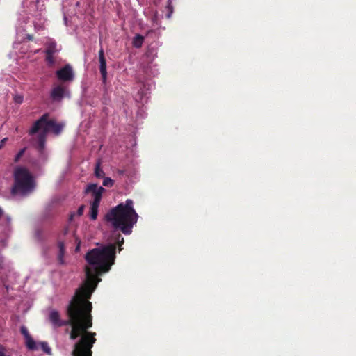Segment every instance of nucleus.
<instances>
[{"label":"nucleus","instance_id":"22","mask_svg":"<svg viewBox=\"0 0 356 356\" xmlns=\"http://www.w3.org/2000/svg\"><path fill=\"white\" fill-rule=\"evenodd\" d=\"M95 334H96L95 332H90V349L92 348L93 344L96 341V339L95 337ZM90 356H92V351L91 350H90Z\"/></svg>","mask_w":356,"mask_h":356},{"label":"nucleus","instance_id":"37","mask_svg":"<svg viewBox=\"0 0 356 356\" xmlns=\"http://www.w3.org/2000/svg\"><path fill=\"white\" fill-rule=\"evenodd\" d=\"M67 229H65V233H64V234H67Z\"/></svg>","mask_w":356,"mask_h":356},{"label":"nucleus","instance_id":"26","mask_svg":"<svg viewBox=\"0 0 356 356\" xmlns=\"http://www.w3.org/2000/svg\"><path fill=\"white\" fill-rule=\"evenodd\" d=\"M124 238L121 237V236L119 235L118 237V243L119 244V246H120L119 250H122L120 246H121L122 244L124 243Z\"/></svg>","mask_w":356,"mask_h":356},{"label":"nucleus","instance_id":"9","mask_svg":"<svg viewBox=\"0 0 356 356\" xmlns=\"http://www.w3.org/2000/svg\"><path fill=\"white\" fill-rule=\"evenodd\" d=\"M56 75L58 79L63 82L72 81L74 78L73 70L69 64L57 70Z\"/></svg>","mask_w":356,"mask_h":356},{"label":"nucleus","instance_id":"31","mask_svg":"<svg viewBox=\"0 0 356 356\" xmlns=\"http://www.w3.org/2000/svg\"><path fill=\"white\" fill-rule=\"evenodd\" d=\"M75 215L76 214L74 213H71L70 216V218H69V220L72 221L73 220L74 217L75 216Z\"/></svg>","mask_w":356,"mask_h":356},{"label":"nucleus","instance_id":"35","mask_svg":"<svg viewBox=\"0 0 356 356\" xmlns=\"http://www.w3.org/2000/svg\"><path fill=\"white\" fill-rule=\"evenodd\" d=\"M79 5H80V2H79V1H77V2H76V6H79Z\"/></svg>","mask_w":356,"mask_h":356},{"label":"nucleus","instance_id":"2","mask_svg":"<svg viewBox=\"0 0 356 356\" xmlns=\"http://www.w3.org/2000/svg\"><path fill=\"white\" fill-rule=\"evenodd\" d=\"M115 258V243L102 245L90 250V296L102 281L101 277L108 273L114 265Z\"/></svg>","mask_w":356,"mask_h":356},{"label":"nucleus","instance_id":"30","mask_svg":"<svg viewBox=\"0 0 356 356\" xmlns=\"http://www.w3.org/2000/svg\"><path fill=\"white\" fill-rule=\"evenodd\" d=\"M84 191H85V193H89V184H87L85 186Z\"/></svg>","mask_w":356,"mask_h":356},{"label":"nucleus","instance_id":"11","mask_svg":"<svg viewBox=\"0 0 356 356\" xmlns=\"http://www.w3.org/2000/svg\"><path fill=\"white\" fill-rule=\"evenodd\" d=\"M145 38L140 34H136L132 39V45L135 48H140L144 42Z\"/></svg>","mask_w":356,"mask_h":356},{"label":"nucleus","instance_id":"23","mask_svg":"<svg viewBox=\"0 0 356 356\" xmlns=\"http://www.w3.org/2000/svg\"><path fill=\"white\" fill-rule=\"evenodd\" d=\"M74 243L76 244L75 252H79L80 250L81 241L75 236H73Z\"/></svg>","mask_w":356,"mask_h":356},{"label":"nucleus","instance_id":"8","mask_svg":"<svg viewBox=\"0 0 356 356\" xmlns=\"http://www.w3.org/2000/svg\"><path fill=\"white\" fill-rule=\"evenodd\" d=\"M50 97L54 102H60L64 97H70L69 89L63 85H58L51 90Z\"/></svg>","mask_w":356,"mask_h":356},{"label":"nucleus","instance_id":"36","mask_svg":"<svg viewBox=\"0 0 356 356\" xmlns=\"http://www.w3.org/2000/svg\"><path fill=\"white\" fill-rule=\"evenodd\" d=\"M90 312H91V311H92V303H91V302H90Z\"/></svg>","mask_w":356,"mask_h":356},{"label":"nucleus","instance_id":"27","mask_svg":"<svg viewBox=\"0 0 356 356\" xmlns=\"http://www.w3.org/2000/svg\"><path fill=\"white\" fill-rule=\"evenodd\" d=\"M84 205H81L77 210L76 215L81 216L83 213Z\"/></svg>","mask_w":356,"mask_h":356},{"label":"nucleus","instance_id":"1","mask_svg":"<svg viewBox=\"0 0 356 356\" xmlns=\"http://www.w3.org/2000/svg\"><path fill=\"white\" fill-rule=\"evenodd\" d=\"M87 281L85 287L76 290L67 307L68 320H61L58 312L51 310L49 319L54 327L70 325V338L75 339L80 337L74 345L73 356H89V273L87 270Z\"/></svg>","mask_w":356,"mask_h":356},{"label":"nucleus","instance_id":"19","mask_svg":"<svg viewBox=\"0 0 356 356\" xmlns=\"http://www.w3.org/2000/svg\"><path fill=\"white\" fill-rule=\"evenodd\" d=\"M20 331H21L22 334L24 337L25 340L26 339H28L29 337H31L29 334V331H28L27 328L25 326H22L21 328H20Z\"/></svg>","mask_w":356,"mask_h":356},{"label":"nucleus","instance_id":"4","mask_svg":"<svg viewBox=\"0 0 356 356\" xmlns=\"http://www.w3.org/2000/svg\"><path fill=\"white\" fill-rule=\"evenodd\" d=\"M65 126L64 122H58L51 118L49 113H44L37 120L29 130V135L38 134L37 137V149L42 153L45 148L47 136L49 134L58 136L61 134Z\"/></svg>","mask_w":356,"mask_h":356},{"label":"nucleus","instance_id":"12","mask_svg":"<svg viewBox=\"0 0 356 356\" xmlns=\"http://www.w3.org/2000/svg\"><path fill=\"white\" fill-rule=\"evenodd\" d=\"M101 163L102 161L101 159H98L97 161L95 166V170H94V175L97 178H104L105 173L103 171V170L101 168Z\"/></svg>","mask_w":356,"mask_h":356},{"label":"nucleus","instance_id":"25","mask_svg":"<svg viewBox=\"0 0 356 356\" xmlns=\"http://www.w3.org/2000/svg\"><path fill=\"white\" fill-rule=\"evenodd\" d=\"M0 356H11L10 355H8L6 353V349L5 346L0 344Z\"/></svg>","mask_w":356,"mask_h":356},{"label":"nucleus","instance_id":"15","mask_svg":"<svg viewBox=\"0 0 356 356\" xmlns=\"http://www.w3.org/2000/svg\"><path fill=\"white\" fill-rule=\"evenodd\" d=\"M26 347L31 350H35L38 349V347L35 343V341L33 340V339L30 337L28 339H26Z\"/></svg>","mask_w":356,"mask_h":356},{"label":"nucleus","instance_id":"29","mask_svg":"<svg viewBox=\"0 0 356 356\" xmlns=\"http://www.w3.org/2000/svg\"><path fill=\"white\" fill-rule=\"evenodd\" d=\"M25 39L27 40H32L33 39V36L31 34H26L24 40Z\"/></svg>","mask_w":356,"mask_h":356},{"label":"nucleus","instance_id":"28","mask_svg":"<svg viewBox=\"0 0 356 356\" xmlns=\"http://www.w3.org/2000/svg\"><path fill=\"white\" fill-rule=\"evenodd\" d=\"M34 28L35 30H40V29H43L44 26H43L42 24H34Z\"/></svg>","mask_w":356,"mask_h":356},{"label":"nucleus","instance_id":"13","mask_svg":"<svg viewBox=\"0 0 356 356\" xmlns=\"http://www.w3.org/2000/svg\"><path fill=\"white\" fill-rule=\"evenodd\" d=\"M58 248H59V253H58V261L60 264H64V254H65V244L63 241H59L58 243Z\"/></svg>","mask_w":356,"mask_h":356},{"label":"nucleus","instance_id":"3","mask_svg":"<svg viewBox=\"0 0 356 356\" xmlns=\"http://www.w3.org/2000/svg\"><path fill=\"white\" fill-rule=\"evenodd\" d=\"M133 204L131 199H127L125 203H120L105 215V220L110 222L115 230H120L126 235L130 234L138 218Z\"/></svg>","mask_w":356,"mask_h":356},{"label":"nucleus","instance_id":"33","mask_svg":"<svg viewBox=\"0 0 356 356\" xmlns=\"http://www.w3.org/2000/svg\"><path fill=\"white\" fill-rule=\"evenodd\" d=\"M63 19H64V22H67V18L65 15H64Z\"/></svg>","mask_w":356,"mask_h":356},{"label":"nucleus","instance_id":"7","mask_svg":"<svg viewBox=\"0 0 356 356\" xmlns=\"http://www.w3.org/2000/svg\"><path fill=\"white\" fill-rule=\"evenodd\" d=\"M45 46L46 61L49 65H53L55 63L54 55L61 50V47L52 39H48Z\"/></svg>","mask_w":356,"mask_h":356},{"label":"nucleus","instance_id":"34","mask_svg":"<svg viewBox=\"0 0 356 356\" xmlns=\"http://www.w3.org/2000/svg\"><path fill=\"white\" fill-rule=\"evenodd\" d=\"M92 316H90V327H92Z\"/></svg>","mask_w":356,"mask_h":356},{"label":"nucleus","instance_id":"18","mask_svg":"<svg viewBox=\"0 0 356 356\" xmlns=\"http://www.w3.org/2000/svg\"><path fill=\"white\" fill-rule=\"evenodd\" d=\"M113 185V181L109 177H105L103 180V186L111 187Z\"/></svg>","mask_w":356,"mask_h":356},{"label":"nucleus","instance_id":"20","mask_svg":"<svg viewBox=\"0 0 356 356\" xmlns=\"http://www.w3.org/2000/svg\"><path fill=\"white\" fill-rule=\"evenodd\" d=\"M13 100L15 103L20 104L23 102L24 97L19 94L15 95Z\"/></svg>","mask_w":356,"mask_h":356},{"label":"nucleus","instance_id":"32","mask_svg":"<svg viewBox=\"0 0 356 356\" xmlns=\"http://www.w3.org/2000/svg\"><path fill=\"white\" fill-rule=\"evenodd\" d=\"M6 140V138H4V139H3V140L1 141V145H0V147H2L3 144H4V142H5V140Z\"/></svg>","mask_w":356,"mask_h":356},{"label":"nucleus","instance_id":"10","mask_svg":"<svg viewBox=\"0 0 356 356\" xmlns=\"http://www.w3.org/2000/svg\"><path fill=\"white\" fill-rule=\"evenodd\" d=\"M99 71L102 75V79L104 83L106 82L107 72H106V63L104 57V53L102 49L99 51Z\"/></svg>","mask_w":356,"mask_h":356},{"label":"nucleus","instance_id":"17","mask_svg":"<svg viewBox=\"0 0 356 356\" xmlns=\"http://www.w3.org/2000/svg\"><path fill=\"white\" fill-rule=\"evenodd\" d=\"M39 346H40V348L45 353L48 355H51V349L49 347L47 342L42 341L39 343Z\"/></svg>","mask_w":356,"mask_h":356},{"label":"nucleus","instance_id":"5","mask_svg":"<svg viewBox=\"0 0 356 356\" xmlns=\"http://www.w3.org/2000/svg\"><path fill=\"white\" fill-rule=\"evenodd\" d=\"M13 177L15 181L11 188L12 195L24 197L33 191L34 180L26 168L17 167L14 171Z\"/></svg>","mask_w":356,"mask_h":356},{"label":"nucleus","instance_id":"6","mask_svg":"<svg viewBox=\"0 0 356 356\" xmlns=\"http://www.w3.org/2000/svg\"><path fill=\"white\" fill-rule=\"evenodd\" d=\"M105 189L96 184H90V195L94 197V201L90 205V220H95L98 216V208L102 199V193Z\"/></svg>","mask_w":356,"mask_h":356},{"label":"nucleus","instance_id":"14","mask_svg":"<svg viewBox=\"0 0 356 356\" xmlns=\"http://www.w3.org/2000/svg\"><path fill=\"white\" fill-rule=\"evenodd\" d=\"M85 260L86 261V265L85 266V274H86V277H85V280L83 283V284L77 289V290H81L82 288L85 287V285H86V281H87V270L88 269L89 270V258H90V256H89V250L85 254Z\"/></svg>","mask_w":356,"mask_h":356},{"label":"nucleus","instance_id":"16","mask_svg":"<svg viewBox=\"0 0 356 356\" xmlns=\"http://www.w3.org/2000/svg\"><path fill=\"white\" fill-rule=\"evenodd\" d=\"M172 0H168V3L166 6V13L165 16L167 19H170L172 13H173V6H172Z\"/></svg>","mask_w":356,"mask_h":356},{"label":"nucleus","instance_id":"24","mask_svg":"<svg viewBox=\"0 0 356 356\" xmlns=\"http://www.w3.org/2000/svg\"><path fill=\"white\" fill-rule=\"evenodd\" d=\"M88 124H89L88 121L82 122L80 124V129L83 131H87Z\"/></svg>","mask_w":356,"mask_h":356},{"label":"nucleus","instance_id":"21","mask_svg":"<svg viewBox=\"0 0 356 356\" xmlns=\"http://www.w3.org/2000/svg\"><path fill=\"white\" fill-rule=\"evenodd\" d=\"M26 151V147L22 149L16 155L15 157V162H18L21 157L24 155V152Z\"/></svg>","mask_w":356,"mask_h":356}]
</instances>
